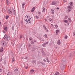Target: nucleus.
Returning <instances> with one entry per match:
<instances>
[{
	"instance_id": "f257e3e1",
	"label": "nucleus",
	"mask_w": 75,
	"mask_h": 75,
	"mask_svg": "<svg viewBox=\"0 0 75 75\" xmlns=\"http://www.w3.org/2000/svg\"><path fill=\"white\" fill-rule=\"evenodd\" d=\"M8 14H11V13L15 15L16 14V11L14 9V8H12V11H11L10 9H8Z\"/></svg>"
},
{
	"instance_id": "f03ea898",
	"label": "nucleus",
	"mask_w": 75,
	"mask_h": 75,
	"mask_svg": "<svg viewBox=\"0 0 75 75\" xmlns=\"http://www.w3.org/2000/svg\"><path fill=\"white\" fill-rule=\"evenodd\" d=\"M3 38L4 39H5V38H6V39L8 40H10V37L9 35H8L7 36V35H5L4 37Z\"/></svg>"
},
{
	"instance_id": "7ed1b4c3",
	"label": "nucleus",
	"mask_w": 75,
	"mask_h": 75,
	"mask_svg": "<svg viewBox=\"0 0 75 75\" xmlns=\"http://www.w3.org/2000/svg\"><path fill=\"white\" fill-rule=\"evenodd\" d=\"M60 66V68L62 69H64V64H61Z\"/></svg>"
},
{
	"instance_id": "20e7f679",
	"label": "nucleus",
	"mask_w": 75,
	"mask_h": 75,
	"mask_svg": "<svg viewBox=\"0 0 75 75\" xmlns=\"http://www.w3.org/2000/svg\"><path fill=\"white\" fill-rule=\"evenodd\" d=\"M57 44L58 45H60V44H61V42L60 40H59L57 41Z\"/></svg>"
},
{
	"instance_id": "39448f33",
	"label": "nucleus",
	"mask_w": 75,
	"mask_h": 75,
	"mask_svg": "<svg viewBox=\"0 0 75 75\" xmlns=\"http://www.w3.org/2000/svg\"><path fill=\"white\" fill-rule=\"evenodd\" d=\"M6 3L7 5H9V4L10 3V2L8 1V0H6Z\"/></svg>"
},
{
	"instance_id": "423d86ee",
	"label": "nucleus",
	"mask_w": 75,
	"mask_h": 75,
	"mask_svg": "<svg viewBox=\"0 0 75 75\" xmlns=\"http://www.w3.org/2000/svg\"><path fill=\"white\" fill-rule=\"evenodd\" d=\"M59 30H56V35H58V33H59Z\"/></svg>"
},
{
	"instance_id": "0eeeda50",
	"label": "nucleus",
	"mask_w": 75,
	"mask_h": 75,
	"mask_svg": "<svg viewBox=\"0 0 75 75\" xmlns=\"http://www.w3.org/2000/svg\"><path fill=\"white\" fill-rule=\"evenodd\" d=\"M69 4L70 6H71L72 7V6H73V2H70Z\"/></svg>"
},
{
	"instance_id": "6e6552de",
	"label": "nucleus",
	"mask_w": 75,
	"mask_h": 75,
	"mask_svg": "<svg viewBox=\"0 0 75 75\" xmlns=\"http://www.w3.org/2000/svg\"><path fill=\"white\" fill-rule=\"evenodd\" d=\"M51 11H52L51 13L52 14H54V10L52 9H51Z\"/></svg>"
},
{
	"instance_id": "1a4fd4ad",
	"label": "nucleus",
	"mask_w": 75,
	"mask_h": 75,
	"mask_svg": "<svg viewBox=\"0 0 75 75\" xmlns=\"http://www.w3.org/2000/svg\"><path fill=\"white\" fill-rule=\"evenodd\" d=\"M67 8L69 9H72V8L69 5L68 6Z\"/></svg>"
},
{
	"instance_id": "9d476101",
	"label": "nucleus",
	"mask_w": 75,
	"mask_h": 75,
	"mask_svg": "<svg viewBox=\"0 0 75 75\" xmlns=\"http://www.w3.org/2000/svg\"><path fill=\"white\" fill-rule=\"evenodd\" d=\"M68 21L69 22H70V23H71L72 22V20H71V18H68Z\"/></svg>"
},
{
	"instance_id": "9b49d317",
	"label": "nucleus",
	"mask_w": 75,
	"mask_h": 75,
	"mask_svg": "<svg viewBox=\"0 0 75 75\" xmlns=\"http://www.w3.org/2000/svg\"><path fill=\"white\" fill-rule=\"evenodd\" d=\"M24 5H25V3H23L22 4V7L23 8H24Z\"/></svg>"
},
{
	"instance_id": "f8f14e48",
	"label": "nucleus",
	"mask_w": 75,
	"mask_h": 75,
	"mask_svg": "<svg viewBox=\"0 0 75 75\" xmlns=\"http://www.w3.org/2000/svg\"><path fill=\"white\" fill-rule=\"evenodd\" d=\"M42 47H46V44H45V43H44L42 45Z\"/></svg>"
},
{
	"instance_id": "ddd939ff",
	"label": "nucleus",
	"mask_w": 75,
	"mask_h": 75,
	"mask_svg": "<svg viewBox=\"0 0 75 75\" xmlns=\"http://www.w3.org/2000/svg\"><path fill=\"white\" fill-rule=\"evenodd\" d=\"M52 5H55V4H56V2H53L52 3Z\"/></svg>"
},
{
	"instance_id": "4468645a",
	"label": "nucleus",
	"mask_w": 75,
	"mask_h": 75,
	"mask_svg": "<svg viewBox=\"0 0 75 75\" xmlns=\"http://www.w3.org/2000/svg\"><path fill=\"white\" fill-rule=\"evenodd\" d=\"M34 10H35V7H33L32 9V10H31V11L32 12H33V11H34Z\"/></svg>"
},
{
	"instance_id": "2eb2a0df",
	"label": "nucleus",
	"mask_w": 75,
	"mask_h": 75,
	"mask_svg": "<svg viewBox=\"0 0 75 75\" xmlns=\"http://www.w3.org/2000/svg\"><path fill=\"white\" fill-rule=\"evenodd\" d=\"M64 22L65 23H68V21L67 20H65L64 21Z\"/></svg>"
},
{
	"instance_id": "dca6fc26",
	"label": "nucleus",
	"mask_w": 75,
	"mask_h": 75,
	"mask_svg": "<svg viewBox=\"0 0 75 75\" xmlns=\"http://www.w3.org/2000/svg\"><path fill=\"white\" fill-rule=\"evenodd\" d=\"M62 61L64 62L66 61V59H65L63 58L62 59Z\"/></svg>"
},
{
	"instance_id": "f3484780",
	"label": "nucleus",
	"mask_w": 75,
	"mask_h": 75,
	"mask_svg": "<svg viewBox=\"0 0 75 75\" xmlns=\"http://www.w3.org/2000/svg\"><path fill=\"white\" fill-rule=\"evenodd\" d=\"M42 9H43V11H42V12H45V8H43Z\"/></svg>"
},
{
	"instance_id": "a211bd4d",
	"label": "nucleus",
	"mask_w": 75,
	"mask_h": 75,
	"mask_svg": "<svg viewBox=\"0 0 75 75\" xmlns=\"http://www.w3.org/2000/svg\"><path fill=\"white\" fill-rule=\"evenodd\" d=\"M4 30L7 31V27H5L4 28Z\"/></svg>"
},
{
	"instance_id": "6ab92c4d",
	"label": "nucleus",
	"mask_w": 75,
	"mask_h": 75,
	"mask_svg": "<svg viewBox=\"0 0 75 75\" xmlns=\"http://www.w3.org/2000/svg\"><path fill=\"white\" fill-rule=\"evenodd\" d=\"M3 51V47H1V49H0V52H2V51Z\"/></svg>"
},
{
	"instance_id": "aec40b11",
	"label": "nucleus",
	"mask_w": 75,
	"mask_h": 75,
	"mask_svg": "<svg viewBox=\"0 0 75 75\" xmlns=\"http://www.w3.org/2000/svg\"><path fill=\"white\" fill-rule=\"evenodd\" d=\"M35 62H36V61H35V60H34L32 62V63H33V64H35Z\"/></svg>"
},
{
	"instance_id": "412c9836",
	"label": "nucleus",
	"mask_w": 75,
	"mask_h": 75,
	"mask_svg": "<svg viewBox=\"0 0 75 75\" xmlns=\"http://www.w3.org/2000/svg\"><path fill=\"white\" fill-rule=\"evenodd\" d=\"M43 27L44 28V29L45 30H47V28L45 27V25H43Z\"/></svg>"
},
{
	"instance_id": "4be33fe9",
	"label": "nucleus",
	"mask_w": 75,
	"mask_h": 75,
	"mask_svg": "<svg viewBox=\"0 0 75 75\" xmlns=\"http://www.w3.org/2000/svg\"><path fill=\"white\" fill-rule=\"evenodd\" d=\"M14 61H15L14 58V57H13L12 59V62H14Z\"/></svg>"
},
{
	"instance_id": "5701e85b",
	"label": "nucleus",
	"mask_w": 75,
	"mask_h": 75,
	"mask_svg": "<svg viewBox=\"0 0 75 75\" xmlns=\"http://www.w3.org/2000/svg\"><path fill=\"white\" fill-rule=\"evenodd\" d=\"M67 38H68V36L67 35H65L64 36V39H67Z\"/></svg>"
},
{
	"instance_id": "b1692460",
	"label": "nucleus",
	"mask_w": 75,
	"mask_h": 75,
	"mask_svg": "<svg viewBox=\"0 0 75 75\" xmlns=\"http://www.w3.org/2000/svg\"><path fill=\"white\" fill-rule=\"evenodd\" d=\"M54 75H59V72H57Z\"/></svg>"
},
{
	"instance_id": "393cba45",
	"label": "nucleus",
	"mask_w": 75,
	"mask_h": 75,
	"mask_svg": "<svg viewBox=\"0 0 75 75\" xmlns=\"http://www.w3.org/2000/svg\"><path fill=\"white\" fill-rule=\"evenodd\" d=\"M9 17V16H6V19H8V18Z\"/></svg>"
},
{
	"instance_id": "a878e982",
	"label": "nucleus",
	"mask_w": 75,
	"mask_h": 75,
	"mask_svg": "<svg viewBox=\"0 0 75 75\" xmlns=\"http://www.w3.org/2000/svg\"><path fill=\"white\" fill-rule=\"evenodd\" d=\"M52 21V19H51V18H50L49 19V21Z\"/></svg>"
},
{
	"instance_id": "bb28decb",
	"label": "nucleus",
	"mask_w": 75,
	"mask_h": 75,
	"mask_svg": "<svg viewBox=\"0 0 75 75\" xmlns=\"http://www.w3.org/2000/svg\"><path fill=\"white\" fill-rule=\"evenodd\" d=\"M30 72H34V70L33 69H31L30 70Z\"/></svg>"
},
{
	"instance_id": "cd10ccee",
	"label": "nucleus",
	"mask_w": 75,
	"mask_h": 75,
	"mask_svg": "<svg viewBox=\"0 0 75 75\" xmlns=\"http://www.w3.org/2000/svg\"><path fill=\"white\" fill-rule=\"evenodd\" d=\"M31 44H32V45H33V44H34V42L33 41H31Z\"/></svg>"
},
{
	"instance_id": "c85d7f7f",
	"label": "nucleus",
	"mask_w": 75,
	"mask_h": 75,
	"mask_svg": "<svg viewBox=\"0 0 75 75\" xmlns=\"http://www.w3.org/2000/svg\"><path fill=\"white\" fill-rule=\"evenodd\" d=\"M67 18H68V16H65V18H64V19L65 20Z\"/></svg>"
},
{
	"instance_id": "c756f323",
	"label": "nucleus",
	"mask_w": 75,
	"mask_h": 75,
	"mask_svg": "<svg viewBox=\"0 0 75 75\" xmlns=\"http://www.w3.org/2000/svg\"><path fill=\"white\" fill-rule=\"evenodd\" d=\"M18 71V69H16L14 70L15 71Z\"/></svg>"
},
{
	"instance_id": "7c9ffc66",
	"label": "nucleus",
	"mask_w": 75,
	"mask_h": 75,
	"mask_svg": "<svg viewBox=\"0 0 75 75\" xmlns=\"http://www.w3.org/2000/svg\"><path fill=\"white\" fill-rule=\"evenodd\" d=\"M73 36H75V32H73Z\"/></svg>"
},
{
	"instance_id": "2f4dec72",
	"label": "nucleus",
	"mask_w": 75,
	"mask_h": 75,
	"mask_svg": "<svg viewBox=\"0 0 75 75\" xmlns=\"http://www.w3.org/2000/svg\"><path fill=\"white\" fill-rule=\"evenodd\" d=\"M41 64H42V65H45L44 63H42V62L41 63Z\"/></svg>"
},
{
	"instance_id": "473e14b6",
	"label": "nucleus",
	"mask_w": 75,
	"mask_h": 75,
	"mask_svg": "<svg viewBox=\"0 0 75 75\" xmlns=\"http://www.w3.org/2000/svg\"><path fill=\"white\" fill-rule=\"evenodd\" d=\"M45 38H47V35L46 34L45 35Z\"/></svg>"
},
{
	"instance_id": "72a5a7b5",
	"label": "nucleus",
	"mask_w": 75,
	"mask_h": 75,
	"mask_svg": "<svg viewBox=\"0 0 75 75\" xmlns=\"http://www.w3.org/2000/svg\"><path fill=\"white\" fill-rule=\"evenodd\" d=\"M33 40V38H29V40Z\"/></svg>"
},
{
	"instance_id": "f704fd0d",
	"label": "nucleus",
	"mask_w": 75,
	"mask_h": 75,
	"mask_svg": "<svg viewBox=\"0 0 75 75\" xmlns=\"http://www.w3.org/2000/svg\"><path fill=\"white\" fill-rule=\"evenodd\" d=\"M28 58V57H25V59H27Z\"/></svg>"
},
{
	"instance_id": "c9c22d12",
	"label": "nucleus",
	"mask_w": 75,
	"mask_h": 75,
	"mask_svg": "<svg viewBox=\"0 0 75 75\" xmlns=\"http://www.w3.org/2000/svg\"><path fill=\"white\" fill-rule=\"evenodd\" d=\"M3 61V59L2 58H1L0 59V61Z\"/></svg>"
},
{
	"instance_id": "e433bc0d",
	"label": "nucleus",
	"mask_w": 75,
	"mask_h": 75,
	"mask_svg": "<svg viewBox=\"0 0 75 75\" xmlns=\"http://www.w3.org/2000/svg\"><path fill=\"white\" fill-rule=\"evenodd\" d=\"M35 18H38L39 17H38V16H35Z\"/></svg>"
},
{
	"instance_id": "4c0bfd02",
	"label": "nucleus",
	"mask_w": 75,
	"mask_h": 75,
	"mask_svg": "<svg viewBox=\"0 0 75 75\" xmlns=\"http://www.w3.org/2000/svg\"><path fill=\"white\" fill-rule=\"evenodd\" d=\"M45 43V44L46 45V44H49V43H48V42H46V43Z\"/></svg>"
},
{
	"instance_id": "58836bf2",
	"label": "nucleus",
	"mask_w": 75,
	"mask_h": 75,
	"mask_svg": "<svg viewBox=\"0 0 75 75\" xmlns=\"http://www.w3.org/2000/svg\"><path fill=\"white\" fill-rule=\"evenodd\" d=\"M10 73L9 72H8V74H7V75H10Z\"/></svg>"
},
{
	"instance_id": "ea45409f",
	"label": "nucleus",
	"mask_w": 75,
	"mask_h": 75,
	"mask_svg": "<svg viewBox=\"0 0 75 75\" xmlns=\"http://www.w3.org/2000/svg\"><path fill=\"white\" fill-rule=\"evenodd\" d=\"M43 61L44 62H47V61H46V60H45V59H43Z\"/></svg>"
},
{
	"instance_id": "a19ab883",
	"label": "nucleus",
	"mask_w": 75,
	"mask_h": 75,
	"mask_svg": "<svg viewBox=\"0 0 75 75\" xmlns=\"http://www.w3.org/2000/svg\"><path fill=\"white\" fill-rule=\"evenodd\" d=\"M2 45L3 46H6V45H4V43L2 44Z\"/></svg>"
},
{
	"instance_id": "79ce46f5",
	"label": "nucleus",
	"mask_w": 75,
	"mask_h": 75,
	"mask_svg": "<svg viewBox=\"0 0 75 75\" xmlns=\"http://www.w3.org/2000/svg\"><path fill=\"white\" fill-rule=\"evenodd\" d=\"M33 21H29V23H30V24H31V22H33Z\"/></svg>"
},
{
	"instance_id": "37998d69",
	"label": "nucleus",
	"mask_w": 75,
	"mask_h": 75,
	"mask_svg": "<svg viewBox=\"0 0 75 75\" xmlns=\"http://www.w3.org/2000/svg\"><path fill=\"white\" fill-rule=\"evenodd\" d=\"M47 62H50V60H49L47 59Z\"/></svg>"
},
{
	"instance_id": "c03bdc74",
	"label": "nucleus",
	"mask_w": 75,
	"mask_h": 75,
	"mask_svg": "<svg viewBox=\"0 0 75 75\" xmlns=\"http://www.w3.org/2000/svg\"><path fill=\"white\" fill-rule=\"evenodd\" d=\"M55 27L56 28H57V27H58V26L57 25H55Z\"/></svg>"
},
{
	"instance_id": "a18cd8bd",
	"label": "nucleus",
	"mask_w": 75,
	"mask_h": 75,
	"mask_svg": "<svg viewBox=\"0 0 75 75\" xmlns=\"http://www.w3.org/2000/svg\"><path fill=\"white\" fill-rule=\"evenodd\" d=\"M46 30V31L47 32H48V30Z\"/></svg>"
},
{
	"instance_id": "49530a36",
	"label": "nucleus",
	"mask_w": 75,
	"mask_h": 75,
	"mask_svg": "<svg viewBox=\"0 0 75 75\" xmlns=\"http://www.w3.org/2000/svg\"><path fill=\"white\" fill-rule=\"evenodd\" d=\"M2 71V69H0V72H1Z\"/></svg>"
},
{
	"instance_id": "de8ad7c7",
	"label": "nucleus",
	"mask_w": 75,
	"mask_h": 75,
	"mask_svg": "<svg viewBox=\"0 0 75 75\" xmlns=\"http://www.w3.org/2000/svg\"><path fill=\"white\" fill-rule=\"evenodd\" d=\"M27 20H25V21H26V22H28V21H27V19H26Z\"/></svg>"
},
{
	"instance_id": "09e8293b",
	"label": "nucleus",
	"mask_w": 75,
	"mask_h": 75,
	"mask_svg": "<svg viewBox=\"0 0 75 75\" xmlns=\"http://www.w3.org/2000/svg\"><path fill=\"white\" fill-rule=\"evenodd\" d=\"M68 11H71V9H69L68 10Z\"/></svg>"
},
{
	"instance_id": "8fccbe9b",
	"label": "nucleus",
	"mask_w": 75,
	"mask_h": 75,
	"mask_svg": "<svg viewBox=\"0 0 75 75\" xmlns=\"http://www.w3.org/2000/svg\"><path fill=\"white\" fill-rule=\"evenodd\" d=\"M20 37L21 38H22V36L21 35H20Z\"/></svg>"
},
{
	"instance_id": "3c124183",
	"label": "nucleus",
	"mask_w": 75,
	"mask_h": 75,
	"mask_svg": "<svg viewBox=\"0 0 75 75\" xmlns=\"http://www.w3.org/2000/svg\"><path fill=\"white\" fill-rule=\"evenodd\" d=\"M34 42H37V40H34Z\"/></svg>"
},
{
	"instance_id": "603ef678",
	"label": "nucleus",
	"mask_w": 75,
	"mask_h": 75,
	"mask_svg": "<svg viewBox=\"0 0 75 75\" xmlns=\"http://www.w3.org/2000/svg\"><path fill=\"white\" fill-rule=\"evenodd\" d=\"M38 14H40V12L39 11H38Z\"/></svg>"
},
{
	"instance_id": "864d4df0",
	"label": "nucleus",
	"mask_w": 75,
	"mask_h": 75,
	"mask_svg": "<svg viewBox=\"0 0 75 75\" xmlns=\"http://www.w3.org/2000/svg\"><path fill=\"white\" fill-rule=\"evenodd\" d=\"M51 26H54V25H53V24H51Z\"/></svg>"
},
{
	"instance_id": "5fc2aeb1",
	"label": "nucleus",
	"mask_w": 75,
	"mask_h": 75,
	"mask_svg": "<svg viewBox=\"0 0 75 75\" xmlns=\"http://www.w3.org/2000/svg\"><path fill=\"white\" fill-rule=\"evenodd\" d=\"M63 2H66V0H64V1H63Z\"/></svg>"
},
{
	"instance_id": "6e6d98bb",
	"label": "nucleus",
	"mask_w": 75,
	"mask_h": 75,
	"mask_svg": "<svg viewBox=\"0 0 75 75\" xmlns=\"http://www.w3.org/2000/svg\"><path fill=\"white\" fill-rule=\"evenodd\" d=\"M45 21H47V19H46L45 18Z\"/></svg>"
},
{
	"instance_id": "4d7b16f0",
	"label": "nucleus",
	"mask_w": 75,
	"mask_h": 75,
	"mask_svg": "<svg viewBox=\"0 0 75 75\" xmlns=\"http://www.w3.org/2000/svg\"><path fill=\"white\" fill-rule=\"evenodd\" d=\"M30 21H31V20H30V19H28V21H30Z\"/></svg>"
},
{
	"instance_id": "13d9d810",
	"label": "nucleus",
	"mask_w": 75,
	"mask_h": 75,
	"mask_svg": "<svg viewBox=\"0 0 75 75\" xmlns=\"http://www.w3.org/2000/svg\"><path fill=\"white\" fill-rule=\"evenodd\" d=\"M25 69H27V68H28V67H25Z\"/></svg>"
},
{
	"instance_id": "bf43d9fd",
	"label": "nucleus",
	"mask_w": 75,
	"mask_h": 75,
	"mask_svg": "<svg viewBox=\"0 0 75 75\" xmlns=\"http://www.w3.org/2000/svg\"><path fill=\"white\" fill-rule=\"evenodd\" d=\"M57 10H58V9H59V8L57 7Z\"/></svg>"
},
{
	"instance_id": "052dcab7",
	"label": "nucleus",
	"mask_w": 75,
	"mask_h": 75,
	"mask_svg": "<svg viewBox=\"0 0 75 75\" xmlns=\"http://www.w3.org/2000/svg\"><path fill=\"white\" fill-rule=\"evenodd\" d=\"M3 33H6V32H5V31L4 30Z\"/></svg>"
},
{
	"instance_id": "680f3d73",
	"label": "nucleus",
	"mask_w": 75,
	"mask_h": 75,
	"mask_svg": "<svg viewBox=\"0 0 75 75\" xmlns=\"http://www.w3.org/2000/svg\"><path fill=\"white\" fill-rule=\"evenodd\" d=\"M26 16H27V18H28V16H27L26 15Z\"/></svg>"
},
{
	"instance_id": "e2e57ef3",
	"label": "nucleus",
	"mask_w": 75,
	"mask_h": 75,
	"mask_svg": "<svg viewBox=\"0 0 75 75\" xmlns=\"http://www.w3.org/2000/svg\"><path fill=\"white\" fill-rule=\"evenodd\" d=\"M0 24H1V22H0Z\"/></svg>"
},
{
	"instance_id": "0e129e2a",
	"label": "nucleus",
	"mask_w": 75,
	"mask_h": 75,
	"mask_svg": "<svg viewBox=\"0 0 75 75\" xmlns=\"http://www.w3.org/2000/svg\"><path fill=\"white\" fill-rule=\"evenodd\" d=\"M67 24H68V25H69V23H67Z\"/></svg>"
},
{
	"instance_id": "69168bd1",
	"label": "nucleus",
	"mask_w": 75,
	"mask_h": 75,
	"mask_svg": "<svg viewBox=\"0 0 75 75\" xmlns=\"http://www.w3.org/2000/svg\"><path fill=\"white\" fill-rule=\"evenodd\" d=\"M46 58L47 59H48V57H46Z\"/></svg>"
},
{
	"instance_id": "338daca9",
	"label": "nucleus",
	"mask_w": 75,
	"mask_h": 75,
	"mask_svg": "<svg viewBox=\"0 0 75 75\" xmlns=\"http://www.w3.org/2000/svg\"><path fill=\"white\" fill-rule=\"evenodd\" d=\"M38 63H39V64H40V62H38Z\"/></svg>"
},
{
	"instance_id": "774afa93",
	"label": "nucleus",
	"mask_w": 75,
	"mask_h": 75,
	"mask_svg": "<svg viewBox=\"0 0 75 75\" xmlns=\"http://www.w3.org/2000/svg\"><path fill=\"white\" fill-rule=\"evenodd\" d=\"M42 41H44V40H43V39H42Z\"/></svg>"
}]
</instances>
